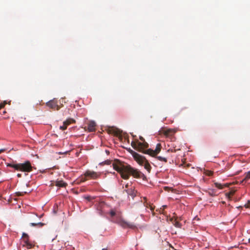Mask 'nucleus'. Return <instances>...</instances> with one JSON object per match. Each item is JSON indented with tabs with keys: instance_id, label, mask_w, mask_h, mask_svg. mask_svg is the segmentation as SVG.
Masks as SVG:
<instances>
[{
	"instance_id": "obj_24",
	"label": "nucleus",
	"mask_w": 250,
	"mask_h": 250,
	"mask_svg": "<svg viewBox=\"0 0 250 250\" xmlns=\"http://www.w3.org/2000/svg\"><path fill=\"white\" fill-rule=\"evenodd\" d=\"M67 128V126L65 125H63L62 126H60V128L62 130H65Z\"/></svg>"
},
{
	"instance_id": "obj_9",
	"label": "nucleus",
	"mask_w": 250,
	"mask_h": 250,
	"mask_svg": "<svg viewBox=\"0 0 250 250\" xmlns=\"http://www.w3.org/2000/svg\"><path fill=\"white\" fill-rule=\"evenodd\" d=\"M124 191H125L128 195L131 196L133 198L136 195V191L132 188L125 189Z\"/></svg>"
},
{
	"instance_id": "obj_21",
	"label": "nucleus",
	"mask_w": 250,
	"mask_h": 250,
	"mask_svg": "<svg viewBox=\"0 0 250 250\" xmlns=\"http://www.w3.org/2000/svg\"><path fill=\"white\" fill-rule=\"evenodd\" d=\"M7 104L6 101H4L3 103L0 104V109L3 108L5 104Z\"/></svg>"
},
{
	"instance_id": "obj_15",
	"label": "nucleus",
	"mask_w": 250,
	"mask_h": 250,
	"mask_svg": "<svg viewBox=\"0 0 250 250\" xmlns=\"http://www.w3.org/2000/svg\"><path fill=\"white\" fill-rule=\"evenodd\" d=\"M75 122V121L73 119L69 118L64 122V125L67 126V125H69L71 123H74Z\"/></svg>"
},
{
	"instance_id": "obj_7",
	"label": "nucleus",
	"mask_w": 250,
	"mask_h": 250,
	"mask_svg": "<svg viewBox=\"0 0 250 250\" xmlns=\"http://www.w3.org/2000/svg\"><path fill=\"white\" fill-rule=\"evenodd\" d=\"M119 224L122 227L124 228H129L131 229H134L136 228V226L134 224L123 220H121Z\"/></svg>"
},
{
	"instance_id": "obj_13",
	"label": "nucleus",
	"mask_w": 250,
	"mask_h": 250,
	"mask_svg": "<svg viewBox=\"0 0 250 250\" xmlns=\"http://www.w3.org/2000/svg\"><path fill=\"white\" fill-rule=\"evenodd\" d=\"M30 225L32 227H36L41 228V227L43 226L44 225V224L41 223V222H39V223H31L30 224Z\"/></svg>"
},
{
	"instance_id": "obj_14",
	"label": "nucleus",
	"mask_w": 250,
	"mask_h": 250,
	"mask_svg": "<svg viewBox=\"0 0 250 250\" xmlns=\"http://www.w3.org/2000/svg\"><path fill=\"white\" fill-rule=\"evenodd\" d=\"M24 244L23 246L26 247L27 249H31L33 247V245L28 242V240H24Z\"/></svg>"
},
{
	"instance_id": "obj_28",
	"label": "nucleus",
	"mask_w": 250,
	"mask_h": 250,
	"mask_svg": "<svg viewBox=\"0 0 250 250\" xmlns=\"http://www.w3.org/2000/svg\"><path fill=\"white\" fill-rule=\"evenodd\" d=\"M207 174L208 176H211L213 174V172L211 171H208V173H207Z\"/></svg>"
},
{
	"instance_id": "obj_8",
	"label": "nucleus",
	"mask_w": 250,
	"mask_h": 250,
	"mask_svg": "<svg viewBox=\"0 0 250 250\" xmlns=\"http://www.w3.org/2000/svg\"><path fill=\"white\" fill-rule=\"evenodd\" d=\"M96 124L94 121H90L88 124L87 129L89 132L95 131Z\"/></svg>"
},
{
	"instance_id": "obj_30",
	"label": "nucleus",
	"mask_w": 250,
	"mask_h": 250,
	"mask_svg": "<svg viewBox=\"0 0 250 250\" xmlns=\"http://www.w3.org/2000/svg\"><path fill=\"white\" fill-rule=\"evenodd\" d=\"M85 199L88 201H90L91 199H93V198L91 197V196H87L85 197Z\"/></svg>"
},
{
	"instance_id": "obj_36",
	"label": "nucleus",
	"mask_w": 250,
	"mask_h": 250,
	"mask_svg": "<svg viewBox=\"0 0 250 250\" xmlns=\"http://www.w3.org/2000/svg\"><path fill=\"white\" fill-rule=\"evenodd\" d=\"M102 250H107L106 249H103Z\"/></svg>"
},
{
	"instance_id": "obj_33",
	"label": "nucleus",
	"mask_w": 250,
	"mask_h": 250,
	"mask_svg": "<svg viewBox=\"0 0 250 250\" xmlns=\"http://www.w3.org/2000/svg\"><path fill=\"white\" fill-rule=\"evenodd\" d=\"M17 176L19 177V178H21V173H18L17 174Z\"/></svg>"
},
{
	"instance_id": "obj_5",
	"label": "nucleus",
	"mask_w": 250,
	"mask_h": 250,
	"mask_svg": "<svg viewBox=\"0 0 250 250\" xmlns=\"http://www.w3.org/2000/svg\"><path fill=\"white\" fill-rule=\"evenodd\" d=\"M84 177L82 178V181L83 182L87 180L86 178H89L92 179H96L98 178L100 176V174L97 172H96L95 171H90V170H87L84 174Z\"/></svg>"
},
{
	"instance_id": "obj_4",
	"label": "nucleus",
	"mask_w": 250,
	"mask_h": 250,
	"mask_svg": "<svg viewBox=\"0 0 250 250\" xmlns=\"http://www.w3.org/2000/svg\"><path fill=\"white\" fill-rule=\"evenodd\" d=\"M7 166L14 168L15 170L24 172H29L32 170V167L30 162L28 161L23 163L8 164Z\"/></svg>"
},
{
	"instance_id": "obj_25",
	"label": "nucleus",
	"mask_w": 250,
	"mask_h": 250,
	"mask_svg": "<svg viewBox=\"0 0 250 250\" xmlns=\"http://www.w3.org/2000/svg\"><path fill=\"white\" fill-rule=\"evenodd\" d=\"M109 213H110L111 216H112V217L114 216L115 215V214H116L115 211L113 210H110Z\"/></svg>"
},
{
	"instance_id": "obj_27",
	"label": "nucleus",
	"mask_w": 250,
	"mask_h": 250,
	"mask_svg": "<svg viewBox=\"0 0 250 250\" xmlns=\"http://www.w3.org/2000/svg\"><path fill=\"white\" fill-rule=\"evenodd\" d=\"M245 206L246 208H250V201H249L248 204H246Z\"/></svg>"
},
{
	"instance_id": "obj_6",
	"label": "nucleus",
	"mask_w": 250,
	"mask_h": 250,
	"mask_svg": "<svg viewBox=\"0 0 250 250\" xmlns=\"http://www.w3.org/2000/svg\"><path fill=\"white\" fill-rule=\"evenodd\" d=\"M46 104L51 109H55L56 108L57 110H59L60 109V106L58 104V102L55 99L47 102Z\"/></svg>"
},
{
	"instance_id": "obj_34",
	"label": "nucleus",
	"mask_w": 250,
	"mask_h": 250,
	"mask_svg": "<svg viewBox=\"0 0 250 250\" xmlns=\"http://www.w3.org/2000/svg\"><path fill=\"white\" fill-rule=\"evenodd\" d=\"M248 243H250V238L248 239Z\"/></svg>"
},
{
	"instance_id": "obj_16",
	"label": "nucleus",
	"mask_w": 250,
	"mask_h": 250,
	"mask_svg": "<svg viewBox=\"0 0 250 250\" xmlns=\"http://www.w3.org/2000/svg\"><path fill=\"white\" fill-rule=\"evenodd\" d=\"M215 187L219 189H223L225 186L227 187L228 186L224 185H223L221 184L218 183H214Z\"/></svg>"
},
{
	"instance_id": "obj_3",
	"label": "nucleus",
	"mask_w": 250,
	"mask_h": 250,
	"mask_svg": "<svg viewBox=\"0 0 250 250\" xmlns=\"http://www.w3.org/2000/svg\"><path fill=\"white\" fill-rule=\"evenodd\" d=\"M129 152L132 155L134 160L139 165L142 166L144 165L145 168L146 169L148 172H150L151 167L148 162L146 160V158L132 150H130Z\"/></svg>"
},
{
	"instance_id": "obj_29",
	"label": "nucleus",
	"mask_w": 250,
	"mask_h": 250,
	"mask_svg": "<svg viewBox=\"0 0 250 250\" xmlns=\"http://www.w3.org/2000/svg\"><path fill=\"white\" fill-rule=\"evenodd\" d=\"M104 164L106 165H110L111 164V161L110 160H106L104 162Z\"/></svg>"
},
{
	"instance_id": "obj_31",
	"label": "nucleus",
	"mask_w": 250,
	"mask_h": 250,
	"mask_svg": "<svg viewBox=\"0 0 250 250\" xmlns=\"http://www.w3.org/2000/svg\"><path fill=\"white\" fill-rule=\"evenodd\" d=\"M6 149L5 148L0 149V154L4 152Z\"/></svg>"
},
{
	"instance_id": "obj_26",
	"label": "nucleus",
	"mask_w": 250,
	"mask_h": 250,
	"mask_svg": "<svg viewBox=\"0 0 250 250\" xmlns=\"http://www.w3.org/2000/svg\"><path fill=\"white\" fill-rule=\"evenodd\" d=\"M26 192H18L16 193V194L18 195V196H22L23 195L24 193H25Z\"/></svg>"
},
{
	"instance_id": "obj_2",
	"label": "nucleus",
	"mask_w": 250,
	"mask_h": 250,
	"mask_svg": "<svg viewBox=\"0 0 250 250\" xmlns=\"http://www.w3.org/2000/svg\"><path fill=\"white\" fill-rule=\"evenodd\" d=\"M139 139L142 141L141 142L137 141L131 143V146L135 150L144 154H148L152 157H156L160 152L161 149L160 144H157L155 150L150 148L146 149L148 147V144L145 141V139L143 137L140 136Z\"/></svg>"
},
{
	"instance_id": "obj_11",
	"label": "nucleus",
	"mask_w": 250,
	"mask_h": 250,
	"mask_svg": "<svg viewBox=\"0 0 250 250\" xmlns=\"http://www.w3.org/2000/svg\"><path fill=\"white\" fill-rule=\"evenodd\" d=\"M56 186L59 187H65L66 186L67 184L62 180L57 181L56 182Z\"/></svg>"
},
{
	"instance_id": "obj_17",
	"label": "nucleus",
	"mask_w": 250,
	"mask_h": 250,
	"mask_svg": "<svg viewBox=\"0 0 250 250\" xmlns=\"http://www.w3.org/2000/svg\"><path fill=\"white\" fill-rule=\"evenodd\" d=\"M145 206H146V208H149L150 210L153 212V215H154L153 211L154 209V207L149 204H148V203H146V204L145 205Z\"/></svg>"
},
{
	"instance_id": "obj_12",
	"label": "nucleus",
	"mask_w": 250,
	"mask_h": 250,
	"mask_svg": "<svg viewBox=\"0 0 250 250\" xmlns=\"http://www.w3.org/2000/svg\"><path fill=\"white\" fill-rule=\"evenodd\" d=\"M111 131H112V133L116 136H118L120 138H122V136L121 135V131L117 129V128H115V129H112L111 130Z\"/></svg>"
},
{
	"instance_id": "obj_10",
	"label": "nucleus",
	"mask_w": 250,
	"mask_h": 250,
	"mask_svg": "<svg viewBox=\"0 0 250 250\" xmlns=\"http://www.w3.org/2000/svg\"><path fill=\"white\" fill-rule=\"evenodd\" d=\"M175 133V131L173 129H167L164 130V133L166 136L172 135Z\"/></svg>"
},
{
	"instance_id": "obj_20",
	"label": "nucleus",
	"mask_w": 250,
	"mask_h": 250,
	"mask_svg": "<svg viewBox=\"0 0 250 250\" xmlns=\"http://www.w3.org/2000/svg\"><path fill=\"white\" fill-rule=\"evenodd\" d=\"M22 237L25 240H28V235L25 233H23Z\"/></svg>"
},
{
	"instance_id": "obj_35",
	"label": "nucleus",
	"mask_w": 250,
	"mask_h": 250,
	"mask_svg": "<svg viewBox=\"0 0 250 250\" xmlns=\"http://www.w3.org/2000/svg\"><path fill=\"white\" fill-rule=\"evenodd\" d=\"M127 187H128V184H127V185H125V188H127Z\"/></svg>"
},
{
	"instance_id": "obj_19",
	"label": "nucleus",
	"mask_w": 250,
	"mask_h": 250,
	"mask_svg": "<svg viewBox=\"0 0 250 250\" xmlns=\"http://www.w3.org/2000/svg\"><path fill=\"white\" fill-rule=\"evenodd\" d=\"M156 158L160 161H163V162H167V159L165 157H162V156H157L156 157Z\"/></svg>"
},
{
	"instance_id": "obj_23",
	"label": "nucleus",
	"mask_w": 250,
	"mask_h": 250,
	"mask_svg": "<svg viewBox=\"0 0 250 250\" xmlns=\"http://www.w3.org/2000/svg\"><path fill=\"white\" fill-rule=\"evenodd\" d=\"M174 225L177 228H180L181 227V224L178 221H175L174 224Z\"/></svg>"
},
{
	"instance_id": "obj_32",
	"label": "nucleus",
	"mask_w": 250,
	"mask_h": 250,
	"mask_svg": "<svg viewBox=\"0 0 250 250\" xmlns=\"http://www.w3.org/2000/svg\"><path fill=\"white\" fill-rule=\"evenodd\" d=\"M68 110H69L68 109L67 110H65L63 112V115H66V113L67 112V111H68Z\"/></svg>"
},
{
	"instance_id": "obj_1",
	"label": "nucleus",
	"mask_w": 250,
	"mask_h": 250,
	"mask_svg": "<svg viewBox=\"0 0 250 250\" xmlns=\"http://www.w3.org/2000/svg\"><path fill=\"white\" fill-rule=\"evenodd\" d=\"M113 168L120 173L121 177L124 179H128L130 175L134 178H141L144 174L138 169L131 167L128 165H124L122 162L116 160L112 164Z\"/></svg>"
},
{
	"instance_id": "obj_18",
	"label": "nucleus",
	"mask_w": 250,
	"mask_h": 250,
	"mask_svg": "<svg viewBox=\"0 0 250 250\" xmlns=\"http://www.w3.org/2000/svg\"><path fill=\"white\" fill-rule=\"evenodd\" d=\"M250 179V171L245 173V177L242 181L243 182L244 181H247Z\"/></svg>"
},
{
	"instance_id": "obj_22",
	"label": "nucleus",
	"mask_w": 250,
	"mask_h": 250,
	"mask_svg": "<svg viewBox=\"0 0 250 250\" xmlns=\"http://www.w3.org/2000/svg\"><path fill=\"white\" fill-rule=\"evenodd\" d=\"M234 192L235 191L234 190H231L227 194V196L229 197L230 196L233 195Z\"/></svg>"
}]
</instances>
